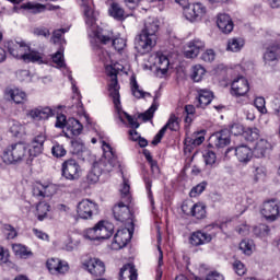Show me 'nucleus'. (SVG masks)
<instances>
[{"label": "nucleus", "mask_w": 280, "mask_h": 280, "mask_svg": "<svg viewBox=\"0 0 280 280\" xmlns=\"http://www.w3.org/2000/svg\"><path fill=\"white\" fill-rule=\"evenodd\" d=\"M120 196H121V200L124 202H130L132 196L130 195V182H128L127 179H124L122 186L120 188Z\"/></svg>", "instance_id": "45"}, {"label": "nucleus", "mask_w": 280, "mask_h": 280, "mask_svg": "<svg viewBox=\"0 0 280 280\" xmlns=\"http://www.w3.org/2000/svg\"><path fill=\"white\" fill-rule=\"evenodd\" d=\"M205 73H207V70L200 65L192 67V73H191V80L194 82H201L202 78H205Z\"/></svg>", "instance_id": "46"}, {"label": "nucleus", "mask_w": 280, "mask_h": 280, "mask_svg": "<svg viewBox=\"0 0 280 280\" xmlns=\"http://www.w3.org/2000/svg\"><path fill=\"white\" fill-rule=\"evenodd\" d=\"M205 189H207V183L198 184L190 190V198H197V196H200Z\"/></svg>", "instance_id": "57"}, {"label": "nucleus", "mask_w": 280, "mask_h": 280, "mask_svg": "<svg viewBox=\"0 0 280 280\" xmlns=\"http://www.w3.org/2000/svg\"><path fill=\"white\" fill-rule=\"evenodd\" d=\"M272 150V144L266 139H260L254 148V156L256 159H264Z\"/></svg>", "instance_id": "28"}, {"label": "nucleus", "mask_w": 280, "mask_h": 280, "mask_svg": "<svg viewBox=\"0 0 280 280\" xmlns=\"http://www.w3.org/2000/svg\"><path fill=\"white\" fill-rule=\"evenodd\" d=\"M67 116L65 115H57V120H56V128H67Z\"/></svg>", "instance_id": "63"}, {"label": "nucleus", "mask_w": 280, "mask_h": 280, "mask_svg": "<svg viewBox=\"0 0 280 280\" xmlns=\"http://www.w3.org/2000/svg\"><path fill=\"white\" fill-rule=\"evenodd\" d=\"M201 60H203V62H213V60H215V50L207 49L202 52Z\"/></svg>", "instance_id": "59"}, {"label": "nucleus", "mask_w": 280, "mask_h": 280, "mask_svg": "<svg viewBox=\"0 0 280 280\" xmlns=\"http://www.w3.org/2000/svg\"><path fill=\"white\" fill-rule=\"evenodd\" d=\"M103 172H113V164H106L104 161H98L94 163L92 171L88 174V183L95 184L100 180Z\"/></svg>", "instance_id": "12"}, {"label": "nucleus", "mask_w": 280, "mask_h": 280, "mask_svg": "<svg viewBox=\"0 0 280 280\" xmlns=\"http://www.w3.org/2000/svg\"><path fill=\"white\" fill-rule=\"evenodd\" d=\"M185 142L188 145H194L195 148L196 145H202V143L205 142V133L202 131H197L190 137H187L185 139Z\"/></svg>", "instance_id": "42"}, {"label": "nucleus", "mask_w": 280, "mask_h": 280, "mask_svg": "<svg viewBox=\"0 0 280 280\" xmlns=\"http://www.w3.org/2000/svg\"><path fill=\"white\" fill-rule=\"evenodd\" d=\"M66 129L68 132H71L72 137H80V135H82V130H84V126L81 125L80 120L69 118L66 124Z\"/></svg>", "instance_id": "32"}, {"label": "nucleus", "mask_w": 280, "mask_h": 280, "mask_svg": "<svg viewBox=\"0 0 280 280\" xmlns=\"http://www.w3.org/2000/svg\"><path fill=\"white\" fill-rule=\"evenodd\" d=\"M260 213L268 222H276L280 218V200L268 199L264 201Z\"/></svg>", "instance_id": "7"}, {"label": "nucleus", "mask_w": 280, "mask_h": 280, "mask_svg": "<svg viewBox=\"0 0 280 280\" xmlns=\"http://www.w3.org/2000/svg\"><path fill=\"white\" fill-rule=\"evenodd\" d=\"M254 233L259 237H266L270 233V228L267 224H259L254 229Z\"/></svg>", "instance_id": "55"}, {"label": "nucleus", "mask_w": 280, "mask_h": 280, "mask_svg": "<svg viewBox=\"0 0 280 280\" xmlns=\"http://www.w3.org/2000/svg\"><path fill=\"white\" fill-rule=\"evenodd\" d=\"M130 84H131L132 95L137 97V100H141V97L151 96L149 92H143V90L139 88V83H137V79L135 77H131Z\"/></svg>", "instance_id": "40"}, {"label": "nucleus", "mask_w": 280, "mask_h": 280, "mask_svg": "<svg viewBox=\"0 0 280 280\" xmlns=\"http://www.w3.org/2000/svg\"><path fill=\"white\" fill-rule=\"evenodd\" d=\"M232 90L231 93L232 95H236V97H242L244 95H246V93H248L249 91V86H248V80H246V78L244 77H240L237 79H235L232 82Z\"/></svg>", "instance_id": "20"}, {"label": "nucleus", "mask_w": 280, "mask_h": 280, "mask_svg": "<svg viewBox=\"0 0 280 280\" xmlns=\"http://www.w3.org/2000/svg\"><path fill=\"white\" fill-rule=\"evenodd\" d=\"M120 280H137V269L132 264L125 265L119 272Z\"/></svg>", "instance_id": "33"}, {"label": "nucleus", "mask_w": 280, "mask_h": 280, "mask_svg": "<svg viewBox=\"0 0 280 280\" xmlns=\"http://www.w3.org/2000/svg\"><path fill=\"white\" fill-rule=\"evenodd\" d=\"M217 25L223 34H231L233 32V20L226 13H220L218 15Z\"/></svg>", "instance_id": "26"}, {"label": "nucleus", "mask_w": 280, "mask_h": 280, "mask_svg": "<svg viewBox=\"0 0 280 280\" xmlns=\"http://www.w3.org/2000/svg\"><path fill=\"white\" fill-rule=\"evenodd\" d=\"M78 1L81 2L80 5L83 10L86 25L89 27H95L96 15L90 0H78Z\"/></svg>", "instance_id": "22"}, {"label": "nucleus", "mask_w": 280, "mask_h": 280, "mask_svg": "<svg viewBox=\"0 0 280 280\" xmlns=\"http://www.w3.org/2000/svg\"><path fill=\"white\" fill-rule=\"evenodd\" d=\"M130 84H131L132 95L137 97V100H141V97L151 96L149 92H143V90L139 88V83H137V79L135 77H131Z\"/></svg>", "instance_id": "41"}, {"label": "nucleus", "mask_w": 280, "mask_h": 280, "mask_svg": "<svg viewBox=\"0 0 280 280\" xmlns=\"http://www.w3.org/2000/svg\"><path fill=\"white\" fill-rule=\"evenodd\" d=\"M254 106L257 108L261 115H266L268 113V109L266 108V98L264 96H258L254 100Z\"/></svg>", "instance_id": "51"}, {"label": "nucleus", "mask_w": 280, "mask_h": 280, "mask_svg": "<svg viewBox=\"0 0 280 280\" xmlns=\"http://www.w3.org/2000/svg\"><path fill=\"white\" fill-rule=\"evenodd\" d=\"M156 32H159V20L156 18H148L144 21L141 34L136 38V49L139 54L143 55L152 51L159 38Z\"/></svg>", "instance_id": "1"}, {"label": "nucleus", "mask_w": 280, "mask_h": 280, "mask_svg": "<svg viewBox=\"0 0 280 280\" xmlns=\"http://www.w3.org/2000/svg\"><path fill=\"white\" fill-rule=\"evenodd\" d=\"M7 48L9 54L18 60H23L24 62H37V65L45 63L44 55L36 50H32L30 46L23 42H8Z\"/></svg>", "instance_id": "2"}, {"label": "nucleus", "mask_w": 280, "mask_h": 280, "mask_svg": "<svg viewBox=\"0 0 280 280\" xmlns=\"http://www.w3.org/2000/svg\"><path fill=\"white\" fill-rule=\"evenodd\" d=\"M49 211H51V206L49 203H47L46 201H39L36 205L37 220H39V222H43V220H45L47 218V213Z\"/></svg>", "instance_id": "39"}, {"label": "nucleus", "mask_w": 280, "mask_h": 280, "mask_svg": "<svg viewBox=\"0 0 280 280\" xmlns=\"http://www.w3.org/2000/svg\"><path fill=\"white\" fill-rule=\"evenodd\" d=\"M235 154L241 163H248L253 159L254 151L248 145H238L235 149Z\"/></svg>", "instance_id": "31"}, {"label": "nucleus", "mask_w": 280, "mask_h": 280, "mask_svg": "<svg viewBox=\"0 0 280 280\" xmlns=\"http://www.w3.org/2000/svg\"><path fill=\"white\" fill-rule=\"evenodd\" d=\"M103 158L100 161H104L105 165L112 164V170L115 167V159H117V155L115 154V151L113 150V147L110 144L103 141Z\"/></svg>", "instance_id": "29"}, {"label": "nucleus", "mask_w": 280, "mask_h": 280, "mask_svg": "<svg viewBox=\"0 0 280 280\" xmlns=\"http://www.w3.org/2000/svg\"><path fill=\"white\" fill-rule=\"evenodd\" d=\"M3 229L8 240H14L16 237V230L12 225L4 224Z\"/></svg>", "instance_id": "61"}, {"label": "nucleus", "mask_w": 280, "mask_h": 280, "mask_svg": "<svg viewBox=\"0 0 280 280\" xmlns=\"http://www.w3.org/2000/svg\"><path fill=\"white\" fill-rule=\"evenodd\" d=\"M130 240H132V225L131 229L125 228L116 232L112 243V248H114V250H119L127 246Z\"/></svg>", "instance_id": "10"}, {"label": "nucleus", "mask_w": 280, "mask_h": 280, "mask_svg": "<svg viewBox=\"0 0 280 280\" xmlns=\"http://www.w3.org/2000/svg\"><path fill=\"white\" fill-rule=\"evenodd\" d=\"M24 127L21 125V122L13 120L10 125V132L13 135V137H19L21 132H23Z\"/></svg>", "instance_id": "54"}, {"label": "nucleus", "mask_w": 280, "mask_h": 280, "mask_svg": "<svg viewBox=\"0 0 280 280\" xmlns=\"http://www.w3.org/2000/svg\"><path fill=\"white\" fill-rule=\"evenodd\" d=\"M106 73L108 77H110V81L108 84L109 96L113 100L114 106H116V108L119 109L121 101L119 95V89H120L119 81H117L118 71L113 66H107Z\"/></svg>", "instance_id": "5"}, {"label": "nucleus", "mask_w": 280, "mask_h": 280, "mask_svg": "<svg viewBox=\"0 0 280 280\" xmlns=\"http://www.w3.org/2000/svg\"><path fill=\"white\" fill-rule=\"evenodd\" d=\"M244 137L246 141H249L253 143V141H257V139H259V129L249 128L244 132Z\"/></svg>", "instance_id": "52"}, {"label": "nucleus", "mask_w": 280, "mask_h": 280, "mask_svg": "<svg viewBox=\"0 0 280 280\" xmlns=\"http://www.w3.org/2000/svg\"><path fill=\"white\" fill-rule=\"evenodd\" d=\"M32 194L34 198H37L38 200L43 198H49L50 196H54L56 194V186L54 184H42L40 182H36L33 185Z\"/></svg>", "instance_id": "14"}, {"label": "nucleus", "mask_w": 280, "mask_h": 280, "mask_svg": "<svg viewBox=\"0 0 280 280\" xmlns=\"http://www.w3.org/2000/svg\"><path fill=\"white\" fill-rule=\"evenodd\" d=\"M254 248H255V244L250 240H243L240 243V250H242L244 255H253Z\"/></svg>", "instance_id": "49"}, {"label": "nucleus", "mask_w": 280, "mask_h": 280, "mask_svg": "<svg viewBox=\"0 0 280 280\" xmlns=\"http://www.w3.org/2000/svg\"><path fill=\"white\" fill-rule=\"evenodd\" d=\"M51 154L56 159H62V156H67V150L62 144L55 142L51 148Z\"/></svg>", "instance_id": "50"}, {"label": "nucleus", "mask_w": 280, "mask_h": 280, "mask_svg": "<svg viewBox=\"0 0 280 280\" xmlns=\"http://www.w3.org/2000/svg\"><path fill=\"white\" fill-rule=\"evenodd\" d=\"M280 57V45L273 44L268 46L264 52L262 60L265 65H271V62H277Z\"/></svg>", "instance_id": "25"}, {"label": "nucleus", "mask_w": 280, "mask_h": 280, "mask_svg": "<svg viewBox=\"0 0 280 280\" xmlns=\"http://www.w3.org/2000/svg\"><path fill=\"white\" fill-rule=\"evenodd\" d=\"M80 164L73 159L62 163V177L67 178V180H78L80 178Z\"/></svg>", "instance_id": "11"}, {"label": "nucleus", "mask_w": 280, "mask_h": 280, "mask_svg": "<svg viewBox=\"0 0 280 280\" xmlns=\"http://www.w3.org/2000/svg\"><path fill=\"white\" fill-rule=\"evenodd\" d=\"M46 266L51 275H65L69 271V265L62 262L59 258H49Z\"/></svg>", "instance_id": "21"}, {"label": "nucleus", "mask_w": 280, "mask_h": 280, "mask_svg": "<svg viewBox=\"0 0 280 280\" xmlns=\"http://www.w3.org/2000/svg\"><path fill=\"white\" fill-rule=\"evenodd\" d=\"M30 151L27 145L22 142L10 144L2 153L1 159L5 165H12L14 163H21L23 159L27 158Z\"/></svg>", "instance_id": "3"}, {"label": "nucleus", "mask_w": 280, "mask_h": 280, "mask_svg": "<svg viewBox=\"0 0 280 280\" xmlns=\"http://www.w3.org/2000/svg\"><path fill=\"white\" fill-rule=\"evenodd\" d=\"M114 231L115 225L113 223L108 221H100L93 228L85 230L83 235L85 240L100 242L102 240H108L112 237Z\"/></svg>", "instance_id": "4"}, {"label": "nucleus", "mask_w": 280, "mask_h": 280, "mask_svg": "<svg viewBox=\"0 0 280 280\" xmlns=\"http://www.w3.org/2000/svg\"><path fill=\"white\" fill-rule=\"evenodd\" d=\"M77 213L81 220H92L93 215L100 213V206L93 200L83 199L77 206Z\"/></svg>", "instance_id": "6"}, {"label": "nucleus", "mask_w": 280, "mask_h": 280, "mask_svg": "<svg viewBox=\"0 0 280 280\" xmlns=\"http://www.w3.org/2000/svg\"><path fill=\"white\" fill-rule=\"evenodd\" d=\"M212 240L213 235L207 232L197 231L191 234L189 242L192 246H202L209 244Z\"/></svg>", "instance_id": "27"}, {"label": "nucleus", "mask_w": 280, "mask_h": 280, "mask_svg": "<svg viewBox=\"0 0 280 280\" xmlns=\"http://www.w3.org/2000/svg\"><path fill=\"white\" fill-rule=\"evenodd\" d=\"M158 109H159V103H156V96H155L153 98V104L151 105V107L144 113L139 114L138 118L143 119L144 121H150V119L154 117V113H156Z\"/></svg>", "instance_id": "43"}, {"label": "nucleus", "mask_w": 280, "mask_h": 280, "mask_svg": "<svg viewBox=\"0 0 280 280\" xmlns=\"http://www.w3.org/2000/svg\"><path fill=\"white\" fill-rule=\"evenodd\" d=\"M72 153L74 154H82L84 152V142L82 140H72Z\"/></svg>", "instance_id": "56"}, {"label": "nucleus", "mask_w": 280, "mask_h": 280, "mask_svg": "<svg viewBox=\"0 0 280 280\" xmlns=\"http://www.w3.org/2000/svg\"><path fill=\"white\" fill-rule=\"evenodd\" d=\"M109 16L116 21H124L126 19V11L117 2H113L108 9Z\"/></svg>", "instance_id": "34"}, {"label": "nucleus", "mask_w": 280, "mask_h": 280, "mask_svg": "<svg viewBox=\"0 0 280 280\" xmlns=\"http://www.w3.org/2000/svg\"><path fill=\"white\" fill-rule=\"evenodd\" d=\"M67 32H69V30L67 28H59L54 31L52 33V37L51 40L55 45H65L67 43V40H65V38H62L63 34H67Z\"/></svg>", "instance_id": "48"}, {"label": "nucleus", "mask_w": 280, "mask_h": 280, "mask_svg": "<svg viewBox=\"0 0 280 280\" xmlns=\"http://www.w3.org/2000/svg\"><path fill=\"white\" fill-rule=\"evenodd\" d=\"M179 128L180 119L176 115L171 114L166 125L155 135L154 139L152 140V145H159V143H161V139L165 137V132H167V129L176 132L179 130Z\"/></svg>", "instance_id": "9"}, {"label": "nucleus", "mask_w": 280, "mask_h": 280, "mask_svg": "<svg viewBox=\"0 0 280 280\" xmlns=\"http://www.w3.org/2000/svg\"><path fill=\"white\" fill-rule=\"evenodd\" d=\"M159 250V268H158V276L155 280H161V277H163V270L161 267L163 266V250L161 249V246L158 247Z\"/></svg>", "instance_id": "62"}, {"label": "nucleus", "mask_w": 280, "mask_h": 280, "mask_svg": "<svg viewBox=\"0 0 280 280\" xmlns=\"http://www.w3.org/2000/svg\"><path fill=\"white\" fill-rule=\"evenodd\" d=\"M35 36H44V38H49L51 33L49 32V28L39 27L34 30Z\"/></svg>", "instance_id": "64"}, {"label": "nucleus", "mask_w": 280, "mask_h": 280, "mask_svg": "<svg viewBox=\"0 0 280 280\" xmlns=\"http://www.w3.org/2000/svg\"><path fill=\"white\" fill-rule=\"evenodd\" d=\"M113 213L117 222H121L122 224H130V226H133L132 212H130V207L124 203V201H120L114 206Z\"/></svg>", "instance_id": "8"}, {"label": "nucleus", "mask_w": 280, "mask_h": 280, "mask_svg": "<svg viewBox=\"0 0 280 280\" xmlns=\"http://www.w3.org/2000/svg\"><path fill=\"white\" fill-rule=\"evenodd\" d=\"M202 49H205V42H202V39L195 38L186 45L184 54L186 58H198V55Z\"/></svg>", "instance_id": "19"}, {"label": "nucleus", "mask_w": 280, "mask_h": 280, "mask_svg": "<svg viewBox=\"0 0 280 280\" xmlns=\"http://www.w3.org/2000/svg\"><path fill=\"white\" fill-rule=\"evenodd\" d=\"M182 211L186 215H191L192 218H196L197 220H202L207 217V209L205 208V205H202V203L191 205L189 202H184L182 205Z\"/></svg>", "instance_id": "13"}, {"label": "nucleus", "mask_w": 280, "mask_h": 280, "mask_svg": "<svg viewBox=\"0 0 280 280\" xmlns=\"http://www.w3.org/2000/svg\"><path fill=\"white\" fill-rule=\"evenodd\" d=\"M65 49L58 50L55 55H52V62L56 65L57 69H63L67 67V63H65Z\"/></svg>", "instance_id": "47"}, {"label": "nucleus", "mask_w": 280, "mask_h": 280, "mask_svg": "<svg viewBox=\"0 0 280 280\" xmlns=\"http://www.w3.org/2000/svg\"><path fill=\"white\" fill-rule=\"evenodd\" d=\"M203 161L206 165L213 166L215 165V161H218V156L215 155V152L208 150L203 153Z\"/></svg>", "instance_id": "53"}, {"label": "nucleus", "mask_w": 280, "mask_h": 280, "mask_svg": "<svg viewBox=\"0 0 280 280\" xmlns=\"http://www.w3.org/2000/svg\"><path fill=\"white\" fill-rule=\"evenodd\" d=\"M12 250L16 257H20L21 259H30V257H33L34 253L30 250L26 246L22 244H13Z\"/></svg>", "instance_id": "37"}, {"label": "nucleus", "mask_w": 280, "mask_h": 280, "mask_svg": "<svg viewBox=\"0 0 280 280\" xmlns=\"http://www.w3.org/2000/svg\"><path fill=\"white\" fill-rule=\"evenodd\" d=\"M28 117H31V119H34L35 121L49 119V117H54V109H51L50 107L33 108L28 112Z\"/></svg>", "instance_id": "24"}, {"label": "nucleus", "mask_w": 280, "mask_h": 280, "mask_svg": "<svg viewBox=\"0 0 280 280\" xmlns=\"http://www.w3.org/2000/svg\"><path fill=\"white\" fill-rule=\"evenodd\" d=\"M233 268L236 272V275H238V277H243V275H246V267L244 266V264L240 260H235L233 264Z\"/></svg>", "instance_id": "60"}, {"label": "nucleus", "mask_w": 280, "mask_h": 280, "mask_svg": "<svg viewBox=\"0 0 280 280\" xmlns=\"http://www.w3.org/2000/svg\"><path fill=\"white\" fill-rule=\"evenodd\" d=\"M83 266L93 277H102L106 272V265L100 258H90Z\"/></svg>", "instance_id": "16"}, {"label": "nucleus", "mask_w": 280, "mask_h": 280, "mask_svg": "<svg viewBox=\"0 0 280 280\" xmlns=\"http://www.w3.org/2000/svg\"><path fill=\"white\" fill-rule=\"evenodd\" d=\"M207 13V8L202 5V3H195L186 5L184 9V15L187 19V21L194 22L198 21L199 19H202L205 14Z\"/></svg>", "instance_id": "15"}, {"label": "nucleus", "mask_w": 280, "mask_h": 280, "mask_svg": "<svg viewBox=\"0 0 280 280\" xmlns=\"http://www.w3.org/2000/svg\"><path fill=\"white\" fill-rule=\"evenodd\" d=\"M45 141H47V137H45V135H37L33 139L31 148L28 149L30 156H38L39 154H43V150L45 149Z\"/></svg>", "instance_id": "23"}, {"label": "nucleus", "mask_w": 280, "mask_h": 280, "mask_svg": "<svg viewBox=\"0 0 280 280\" xmlns=\"http://www.w3.org/2000/svg\"><path fill=\"white\" fill-rule=\"evenodd\" d=\"M7 97L11 98L15 104H23L27 100V94L19 89H13L7 92Z\"/></svg>", "instance_id": "38"}, {"label": "nucleus", "mask_w": 280, "mask_h": 280, "mask_svg": "<svg viewBox=\"0 0 280 280\" xmlns=\"http://www.w3.org/2000/svg\"><path fill=\"white\" fill-rule=\"evenodd\" d=\"M97 40H101L103 45H108L112 40V45L116 51H122L126 48V39L124 38H115L113 39V35L106 33H97L96 34Z\"/></svg>", "instance_id": "18"}, {"label": "nucleus", "mask_w": 280, "mask_h": 280, "mask_svg": "<svg viewBox=\"0 0 280 280\" xmlns=\"http://www.w3.org/2000/svg\"><path fill=\"white\" fill-rule=\"evenodd\" d=\"M24 10H28L32 14H40L47 10V7L37 2H27L23 4Z\"/></svg>", "instance_id": "44"}, {"label": "nucleus", "mask_w": 280, "mask_h": 280, "mask_svg": "<svg viewBox=\"0 0 280 280\" xmlns=\"http://www.w3.org/2000/svg\"><path fill=\"white\" fill-rule=\"evenodd\" d=\"M265 178H266V167L264 166L256 167L254 172V180H256V183H259V180H265Z\"/></svg>", "instance_id": "58"}, {"label": "nucleus", "mask_w": 280, "mask_h": 280, "mask_svg": "<svg viewBox=\"0 0 280 280\" xmlns=\"http://www.w3.org/2000/svg\"><path fill=\"white\" fill-rule=\"evenodd\" d=\"M210 141L214 148H226L231 143V131L228 129L217 131L210 137Z\"/></svg>", "instance_id": "17"}, {"label": "nucleus", "mask_w": 280, "mask_h": 280, "mask_svg": "<svg viewBox=\"0 0 280 280\" xmlns=\"http://www.w3.org/2000/svg\"><path fill=\"white\" fill-rule=\"evenodd\" d=\"M245 42L242 37H233L228 40L226 50L232 51L233 54H237V51H242L244 48Z\"/></svg>", "instance_id": "35"}, {"label": "nucleus", "mask_w": 280, "mask_h": 280, "mask_svg": "<svg viewBox=\"0 0 280 280\" xmlns=\"http://www.w3.org/2000/svg\"><path fill=\"white\" fill-rule=\"evenodd\" d=\"M213 101V92L202 89L198 90V104L197 108H207Z\"/></svg>", "instance_id": "30"}, {"label": "nucleus", "mask_w": 280, "mask_h": 280, "mask_svg": "<svg viewBox=\"0 0 280 280\" xmlns=\"http://www.w3.org/2000/svg\"><path fill=\"white\" fill-rule=\"evenodd\" d=\"M155 67L158 71H161V73L165 75V73H167V69H170V59L167 56L158 54L155 57Z\"/></svg>", "instance_id": "36"}]
</instances>
